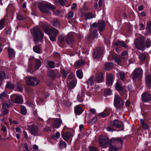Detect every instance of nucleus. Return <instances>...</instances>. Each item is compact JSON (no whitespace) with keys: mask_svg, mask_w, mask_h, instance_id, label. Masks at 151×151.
I'll list each match as a JSON object with an SVG mask.
<instances>
[{"mask_svg":"<svg viewBox=\"0 0 151 151\" xmlns=\"http://www.w3.org/2000/svg\"><path fill=\"white\" fill-rule=\"evenodd\" d=\"M9 58L12 59L15 55V52L13 49L9 47L7 50Z\"/></svg>","mask_w":151,"mask_h":151,"instance_id":"obj_30","label":"nucleus"},{"mask_svg":"<svg viewBox=\"0 0 151 151\" xmlns=\"http://www.w3.org/2000/svg\"><path fill=\"white\" fill-rule=\"evenodd\" d=\"M61 73H62L63 77L64 78V79H65L67 77L68 73L64 69L62 70Z\"/></svg>","mask_w":151,"mask_h":151,"instance_id":"obj_53","label":"nucleus"},{"mask_svg":"<svg viewBox=\"0 0 151 151\" xmlns=\"http://www.w3.org/2000/svg\"><path fill=\"white\" fill-rule=\"evenodd\" d=\"M27 113V109L24 106H22L21 109L20 113L23 115H25Z\"/></svg>","mask_w":151,"mask_h":151,"instance_id":"obj_45","label":"nucleus"},{"mask_svg":"<svg viewBox=\"0 0 151 151\" xmlns=\"http://www.w3.org/2000/svg\"><path fill=\"white\" fill-rule=\"evenodd\" d=\"M93 79H94V75H92L90 77L88 81H85V83L87 85V87L88 88H89V86H91L94 84V81H93Z\"/></svg>","mask_w":151,"mask_h":151,"instance_id":"obj_26","label":"nucleus"},{"mask_svg":"<svg viewBox=\"0 0 151 151\" xmlns=\"http://www.w3.org/2000/svg\"><path fill=\"white\" fill-rule=\"evenodd\" d=\"M119 74L120 79L121 80L124 81L125 77V74L124 73L123 71H120L119 72Z\"/></svg>","mask_w":151,"mask_h":151,"instance_id":"obj_47","label":"nucleus"},{"mask_svg":"<svg viewBox=\"0 0 151 151\" xmlns=\"http://www.w3.org/2000/svg\"><path fill=\"white\" fill-rule=\"evenodd\" d=\"M9 106V105L7 103H4L2 105V108L4 109H6Z\"/></svg>","mask_w":151,"mask_h":151,"instance_id":"obj_62","label":"nucleus"},{"mask_svg":"<svg viewBox=\"0 0 151 151\" xmlns=\"http://www.w3.org/2000/svg\"><path fill=\"white\" fill-rule=\"evenodd\" d=\"M141 99L144 102H148L151 101V94L147 91L142 93L141 95Z\"/></svg>","mask_w":151,"mask_h":151,"instance_id":"obj_15","label":"nucleus"},{"mask_svg":"<svg viewBox=\"0 0 151 151\" xmlns=\"http://www.w3.org/2000/svg\"><path fill=\"white\" fill-rule=\"evenodd\" d=\"M89 151H98V148L94 146L89 147Z\"/></svg>","mask_w":151,"mask_h":151,"instance_id":"obj_55","label":"nucleus"},{"mask_svg":"<svg viewBox=\"0 0 151 151\" xmlns=\"http://www.w3.org/2000/svg\"><path fill=\"white\" fill-rule=\"evenodd\" d=\"M51 24L53 27L56 28H60V22L57 19H54L51 22Z\"/></svg>","mask_w":151,"mask_h":151,"instance_id":"obj_31","label":"nucleus"},{"mask_svg":"<svg viewBox=\"0 0 151 151\" xmlns=\"http://www.w3.org/2000/svg\"><path fill=\"white\" fill-rule=\"evenodd\" d=\"M5 87L6 88L13 89L14 88L15 86L12 83H7L6 86Z\"/></svg>","mask_w":151,"mask_h":151,"instance_id":"obj_49","label":"nucleus"},{"mask_svg":"<svg viewBox=\"0 0 151 151\" xmlns=\"http://www.w3.org/2000/svg\"><path fill=\"white\" fill-rule=\"evenodd\" d=\"M96 27H98V22L97 23L94 22V23L90 25V29H93L92 28H96Z\"/></svg>","mask_w":151,"mask_h":151,"instance_id":"obj_59","label":"nucleus"},{"mask_svg":"<svg viewBox=\"0 0 151 151\" xmlns=\"http://www.w3.org/2000/svg\"><path fill=\"white\" fill-rule=\"evenodd\" d=\"M143 70L141 68H137L133 71L132 75L134 81L139 80L142 76Z\"/></svg>","mask_w":151,"mask_h":151,"instance_id":"obj_8","label":"nucleus"},{"mask_svg":"<svg viewBox=\"0 0 151 151\" xmlns=\"http://www.w3.org/2000/svg\"><path fill=\"white\" fill-rule=\"evenodd\" d=\"M146 58V56L145 53H140L139 56V59L142 61H144Z\"/></svg>","mask_w":151,"mask_h":151,"instance_id":"obj_44","label":"nucleus"},{"mask_svg":"<svg viewBox=\"0 0 151 151\" xmlns=\"http://www.w3.org/2000/svg\"><path fill=\"white\" fill-rule=\"evenodd\" d=\"M66 144L65 142L63 141V140H61L59 143V146L60 149L62 150L63 148L65 147Z\"/></svg>","mask_w":151,"mask_h":151,"instance_id":"obj_41","label":"nucleus"},{"mask_svg":"<svg viewBox=\"0 0 151 151\" xmlns=\"http://www.w3.org/2000/svg\"><path fill=\"white\" fill-rule=\"evenodd\" d=\"M124 104V101L120 96L117 95L114 96V105L116 109V111H121L123 108Z\"/></svg>","mask_w":151,"mask_h":151,"instance_id":"obj_4","label":"nucleus"},{"mask_svg":"<svg viewBox=\"0 0 151 151\" xmlns=\"http://www.w3.org/2000/svg\"><path fill=\"white\" fill-rule=\"evenodd\" d=\"M10 100L13 103L22 104L23 102L22 96L21 95L13 94L10 96Z\"/></svg>","mask_w":151,"mask_h":151,"instance_id":"obj_10","label":"nucleus"},{"mask_svg":"<svg viewBox=\"0 0 151 151\" xmlns=\"http://www.w3.org/2000/svg\"><path fill=\"white\" fill-rule=\"evenodd\" d=\"M114 81V75L111 73L109 74L106 78V83L108 87L112 86Z\"/></svg>","mask_w":151,"mask_h":151,"instance_id":"obj_17","label":"nucleus"},{"mask_svg":"<svg viewBox=\"0 0 151 151\" xmlns=\"http://www.w3.org/2000/svg\"><path fill=\"white\" fill-rule=\"evenodd\" d=\"M145 82L148 87H151V74H148L145 77Z\"/></svg>","mask_w":151,"mask_h":151,"instance_id":"obj_24","label":"nucleus"},{"mask_svg":"<svg viewBox=\"0 0 151 151\" xmlns=\"http://www.w3.org/2000/svg\"><path fill=\"white\" fill-rule=\"evenodd\" d=\"M145 39L143 37L137 38L134 41V45L137 49L143 51L145 49Z\"/></svg>","mask_w":151,"mask_h":151,"instance_id":"obj_5","label":"nucleus"},{"mask_svg":"<svg viewBox=\"0 0 151 151\" xmlns=\"http://www.w3.org/2000/svg\"><path fill=\"white\" fill-rule=\"evenodd\" d=\"M90 34L88 35V38L89 40L98 37V33L97 29L96 28L91 29L89 30Z\"/></svg>","mask_w":151,"mask_h":151,"instance_id":"obj_13","label":"nucleus"},{"mask_svg":"<svg viewBox=\"0 0 151 151\" xmlns=\"http://www.w3.org/2000/svg\"><path fill=\"white\" fill-rule=\"evenodd\" d=\"M1 129L4 133L6 134L7 132V129L5 126L4 125L2 126Z\"/></svg>","mask_w":151,"mask_h":151,"instance_id":"obj_60","label":"nucleus"},{"mask_svg":"<svg viewBox=\"0 0 151 151\" xmlns=\"http://www.w3.org/2000/svg\"><path fill=\"white\" fill-rule=\"evenodd\" d=\"M43 131L44 132H48L51 131V129L48 126L43 128Z\"/></svg>","mask_w":151,"mask_h":151,"instance_id":"obj_61","label":"nucleus"},{"mask_svg":"<svg viewBox=\"0 0 151 151\" xmlns=\"http://www.w3.org/2000/svg\"><path fill=\"white\" fill-rule=\"evenodd\" d=\"M77 81L76 79H73L68 83L67 86L68 88L70 89H72L74 88L77 83Z\"/></svg>","mask_w":151,"mask_h":151,"instance_id":"obj_23","label":"nucleus"},{"mask_svg":"<svg viewBox=\"0 0 151 151\" xmlns=\"http://www.w3.org/2000/svg\"><path fill=\"white\" fill-rule=\"evenodd\" d=\"M39 8L40 10L44 13H47L49 12V11L48 10V9L50 10H54L56 9L54 5L50 3L47 4H40Z\"/></svg>","mask_w":151,"mask_h":151,"instance_id":"obj_7","label":"nucleus"},{"mask_svg":"<svg viewBox=\"0 0 151 151\" xmlns=\"http://www.w3.org/2000/svg\"><path fill=\"white\" fill-rule=\"evenodd\" d=\"M104 77L103 73L100 72L94 76V81L96 82L97 83H101L104 80Z\"/></svg>","mask_w":151,"mask_h":151,"instance_id":"obj_19","label":"nucleus"},{"mask_svg":"<svg viewBox=\"0 0 151 151\" xmlns=\"http://www.w3.org/2000/svg\"><path fill=\"white\" fill-rule=\"evenodd\" d=\"M99 141L101 147L106 148L108 146V141L106 139L99 138Z\"/></svg>","mask_w":151,"mask_h":151,"instance_id":"obj_25","label":"nucleus"},{"mask_svg":"<svg viewBox=\"0 0 151 151\" xmlns=\"http://www.w3.org/2000/svg\"><path fill=\"white\" fill-rule=\"evenodd\" d=\"M66 1L65 0H58V3L59 4L63 6L65 5Z\"/></svg>","mask_w":151,"mask_h":151,"instance_id":"obj_56","label":"nucleus"},{"mask_svg":"<svg viewBox=\"0 0 151 151\" xmlns=\"http://www.w3.org/2000/svg\"><path fill=\"white\" fill-rule=\"evenodd\" d=\"M104 52L103 47H98L93 50V58L94 59L98 60L102 56Z\"/></svg>","mask_w":151,"mask_h":151,"instance_id":"obj_9","label":"nucleus"},{"mask_svg":"<svg viewBox=\"0 0 151 151\" xmlns=\"http://www.w3.org/2000/svg\"><path fill=\"white\" fill-rule=\"evenodd\" d=\"M74 76H75L74 74L73 73L71 72L68 77V80L70 81V79H75L74 78Z\"/></svg>","mask_w":151,"mask_h":151,"instance_id":"obj_57","label":"nucleus"},{"mask_svg":"<svg viewBox=\"0 0 151 151\" xmlns=\"http://www.w3.org/2000/svg\"><path fill=\"white\" fill-rule=\"evenodd\" d=\"M81 104H80L75 106L74 113L76 115H79L83 112L84 109L81 107Z\"/></svg>","mask_w":151,"mask_h":151,"instance_id":"obj_21","label":"nucleus"},{"mask_svg":"<svg viewBox=\"0 0 151 151\" xmlns=\"http://www.w3.org/2000/svg\"><path fill=\"white\" fill-rule=\"evenodd\" d=\"M113 66L112 63L106 62L104 64V69L106 71L111 69Z\"/></svg>","mask_w":151,"mask_h":151,"instance_id":"obj_34","label":"nucleus"},{"mask_svg":"<svg viewBox=\"0 0 151 151\" xmlns=\"http://www.w3.org/2000/svg\"><path fill=\"white\" fill-rule=\"evenodd\" d=\"M146 30L148 33L151 32V21H150L147 22Z\"/></svg>","mask_w":151,"mask_h":151,"instance_id":"obj_39","label":"nucleus"},{"mask_svg":"<svg viewBox=\"0 0 151 151\" xmlns=\"http://www.w3.org/2000/svg\"><path fill=\"white\" fill-rule=\"evenodd\" d=\"M110 109H106L104 110V112L99 113L98 116L99 117L102 118L105 117L110 114Z\"/></svg>","mask_w":151,"mask_h":151,"instance_id":"obj_28","label":"nucleus"},{"mask_svg":"<svg viewBox=\"0 0 151 151\" xmlns=\"http://www.w3.org/2000/svg\"><path fill=\"white\" fill-rule=\"evenodd\" d=\"M47 64L50 68H55V63L53 61L49 60L47 63Z\"/></svg>","mask_w":151,"mask_h":151,"instance_id":"obj_40","label":"nucleus"},{"mask_svg":"<svg viewBox=\"0 0 151 151\" xmlns=\"http://www.w3.org/2000/svg\"><path fill=\"white\" fill-rule=\"evenodd\" d=\"M106 24L103 20H99L98 22V28L101 35H103L102 32L105 29Z\"/></svg>","mask_w":151,"mask_h":151,"instance_id":"obj_14","label":"nucleus"},{"mask_svg":"<svg viewBox=\"0 0 151 151\" xmlns=\"http://www.w3.org/2000/svg\"><path fill=\"white\" fill-rule=\"evenodd\" d=\"M110 124L115 127L117 129L120 128L122 127V129L119 131L124 130V124L122 122L120 121L118 119H115L113 120H111L110 121Z\"/></svg>","mask_w":151,"mask_h":151,"instance_id":"obj_11","label":"nucleus"},{"mask_svg":"<svg viewBox=\"0 0 151 151\" xmlns=\"http://www.w3.org/2000/svg\"><path fill=\"white\" fill-rule=\"evenodd\" d=\"M124 137H112L110 140L109 151H117L122 148Z\"/></svg>","mask_w":151,"mask_h":151,"instance_id":"obj_1","label":"nucleus"},{"mask_svg":"<svg viewBox=\"0 0 151 151\" xmlns=\"http://www.w3.org/2000/svg\"><path fill=\"white\" fill-rule=\"evenodd\" d=\"M111 124H110L108 125L106 127V130L109 132H113L115 131H118V130L115 129L114 127Z\"/></svg>","mask_w":151,"mask_h":151,"instance_id":"obj_37","label":"nucleus"},{"mask_svg":"<svg viewBox=\"0 0 151 151\" xmlns=\"http://www.w3.org/2000/svg\"><path fill=\"white\" fill-rule=\"evenodd\" d=\"M31 62L35 63V68L36 70H38L41 65V61L39 59H36L33 57L30 59Z\"/></svg>","mask_w":151,"mask_h":151,"instance_id":"obj_20","label":"nucleus"},{"mask_svg":"<svg viewBox=\"0 0 151 151\" xmlns=\"http://www.w3.org/2000/svg\"><path fill=\"white\" fill-rule=\"evenodd\" d=\"M42 27L45 33L49 35L50 40L52 42L55 41L57 36L59 33L58 30L53 27L50 28L45 24H43Z\"/></svg>","mask_w":151,"mask_h":151,"instance_id":"obj_2","label":"nucleus"},{"mask_svg":"<svg viewBox=\"0 0 151 151\" xmlns=\"http://www.w3.org/2000/svg\"><path fill=\"white\" fill-rule=\"evenodd\" d=\"M128 90L130 92H132L133 91V88L132 87V86L131 84H129L128 86Z\"/></svg>","mask_w":151,"mask_h":151,"instance_id":"obj_64","label":"nucleus"},{"mask_svg":"<svg viewBox=\"0 0 151 151\" xmlns=\"http://www.w3.org/2000/svg\"><path fill=\"white\" fill-rule=\"evenodd\" d=\"M115 61L118 64H119L121 63V59L119 57L115 56L114 57Z\"/></svg>","mask_w":151,"mask_h":151,"instance_id":"obj_54","label":"nucleus"},{"mask_svg":"<svg viewBox=\"0 0 151 151\" xmlns=\"http://www.w3.org/2000/svg\"><path fill=\"white\" fill-rule=\"evenodd\" d=\"M47 75L48 76L50 77L52 80H55L57 77V74L54 73L53 70H50L48 72Z\"/></svg>","mask_w":151,"mask_h":151,"instance_id":"obj_27","label":"nucleus"},{"mask_svg":"<svg viewBox=\"0 0 151 151\" xmlns=\"http://www.w3.org/2000/svg\"><path fill=\"white\" fill-rule=\"evenodd\" d=\"M33 50L35 52L37 53H41L40 47L38 45H36L33 46Z\"/></svg>","mask_w":151,"mask_h":151,"instance_id":"obj_38","label":"nucleus"},{"mask_svg":"<svg viewBox=\"0 0 151 151\" xmlns=\"http://www.w3.org/2000/svg\"><path fill=\"white\" fill-rule=\"evenodd\" d=\"M96 16H95L91 12H88L86 13L84 16V19L85 20L92 19L95 18Z\"/></svg>","mask_w":151,"mask_h":151,"instance_id":"obj_29","label":"nucleus"},{"mask_svg":"<svg viewBox=\"0 0 151 151\" xmlns=\"http://www.w3.org/2000/svg\"><path fill=\"white\" fill-rule=\"evenodd\" d=\"M5 19L4 18L0 20V30L2 29L5 27Z\"/></svg>","mask_w":151,"mask_h":151,"instance_id":"obj_42","label":"nucleus"},{"mask_svg":"<svg viewBox=\"0 0 151 151\" xmlns=\"http://www.w3.org/2000/svg\"><path fill=\"white\" fill-rule=\"evenodd\" d=\"M84 62L82 60H79L75 63V65L76 66H81L84 64Z\"/></svg>","mask_w":151,"mask_h":151,"instance_id":"obj_43","label":"nucleus"},{"mask_svg":"<svg viewBox=\"0 0 151 151\" xmlns=\"http://www.w3.org/2000/svg\"><path fill=\"white\" fill-rule=\"evenodd\" d=\"M84 97L82 96H81L80 94H78L77 96V99L78 101L80 102L83 101Z\"/></svg>","mask_w":151,"mask_h":151,"instance_id":"obj_50","label":"nucleus"},{"mask_svg":"<svg viewBox=\"0 0 151 151\" xmlns=\"http://www.w3.org/2000/svg\"><path fill=\"white\" fill-rule=\"evenodd\" d=\"M61 134L63 139L67 142H68V144H70L72 139L71 133L68 132H62Z\"/></svg>","mask_w":151,"mask_h":151,"instance_id":"obj_12","label":"nucleus"},{"mask_svg":"<svg viewBox=\"0 0 151 151\" xmlns=\"http://www.w3.org/2000/svg\"><path fill=\"white\" fill-rule=\"evenodd\" d=\"M40 80L35 77H30L28 80L27 84L32 86H35L37 85L40 83Z\"/></svg>","mask_w":151,"mask_h":151,"instance_id":"obj_16","label":"nucleus"},{"mask_svg":"<svg viewBox=\"0 0 151 151\" xmlns=\"http://www.w3.org/2000/svg\"><path fill=\"white\" fill-rule=\"evenodd\" d=\"M115 88L123 98L125 99L127 98V94L126 89L118 81L116 82V83Z\"/></svg>","mask_w":151,"mask_h":151,"instance_id":"obj_6","label":"nucleus"},{"mask_svg":"<svg viewBox=\"0 0 151 151\" xmlns=\"http://www.w3.org/2000/svg\"><path fill=\"white\" fill-rule=\"evenodd\" d=\"M114 45L117 46H121L125 48H126L127 47L126 45L124 43V41H120L119 40H117L116 42H114Z\"/></svg>","mask_w":151,"mask_h":151,"instance_id":"obj_32","label":"nucleus"},{"mask_svg":"<svg viewBox=\"0 0 151 151\" xmlns=\"http://www.w3.org/2000/svg\"><path fill=\"white\" fill-rule=\"evenodd\" d=\"M104 93L106 95H109L111 93V91L110 89H106L104 91Z\"/></svg>","mask_w":151,"mask_h":151,"instance_id":"obj_58","label":"nucleus"},{"mask_svg":"<svg viewBox=\"0 0 151 151\" xmlns=\"http://www.w3.org/2000/svg\"><path fill=\"white\" fill-rule=\"evenodd\" d=\"M66 41L68 45L72 44L74 42L73 36L72 35H69L66 39Z\"/></svg>","mask_w":151,"mask_h":151,"instance_id":"obj_33","label":"nucleus"},{"mask_svg":"<svg viewBox=\"0 0 151 151\" xmlns=\"http://www.w3.org/2000/svg\"><path fill=\"white\" fill-rule=\"evenodd\" d=\"M5 78V73L3 71H1L0 72V79H3Z\"/></svg>","mask_w":151,"mask_h":151,"instance_id":"obj_51","label":"nucleus"},{"mask_svg":"<svg viewBox=\"0 0 151 151\" xmlns=\"http://www.w3.org/2000/svg\"><path fill=\"white\" fill-rule=\"evenodd\" d=\"M31 134L34 136H36L38 133V127L35 124L30 125L29 127Z\"/></svg>","mask_w":151,"mask_h":151,"instance_id":"obj_18","label":"nucleus"},{"mask_svg":"<svg viewBox=\"0 0 151 151\" xmlns=\"http://www.w3.org/2000/svg\"><path fill=\"white\" fill-rule=\"evenodd\" d=\"M76 76L77 77L80 79H81L83 78V73L82 70L80 69L76 71Z\"/></svg>","mask_w":151,"mask_h":151,"instance_id":"obj_35","label":"nucleus"},{"mask_svg":"<svg viewBox=\"0 0 151 151\" xmlns=\"http://www.w3.org/2000/svg\"><path fill=\"white\" fill-rule=\"evenodd\" d=\"M62 123V121L60 119L56 118L53 123L52 125L53 127L58 129L60 127Z\"/></svg>","mask_w":151,"mask_h":151,"instance_id":"obj_22","label":"nucleus"},{"mask_svg":"<svg viewBox=\"0 0 151 151\" xmlns=\"http://www.w3.org/2000/svg\"><path fill=\"white\" fill-rule=\"evenodd\" d=\"M128 17L131 21H134L136 17V15L132 11L130 12L128 14Z\"/></svg>","mask_w":151,"mask_h":151,"instance_id":"obj_36","label":"nucleus"},{"mask_svg":"<svg viewBox=\"0 0 151 151\" xmlns=\"http://www.w3.org/2000/svg\"><path fill=\"white\" fill-rule=\"evenodd\" d=\"M151 40L148 38L147 39L145 42V47L149 48L151 46Z\"/></svg>","mask_w":151,"mask_h":151,"instance_id":"obj_48","label":"nucleus"},{"mask_svg":"<svg viewBox=\"0 0 151 151\" xmlns=\"http://www.w3.org/2000/svg\"><path fill=\"white\" fill-rule=\"evenodd\" d=\"M32 34L35 44L42 41L44 37V33L38 27H34Z\"/></svg>","mask_w":151,"mask_h":151,"instance_id":"obj_3","label":"nucleus"},{"mask_svg":"<svg viewBox=\"0 0 151 151\" xmlns=\"http://www.w3.org/2000/svg\"><path fill=\"white\" fill-rule=\"evenodd\" d=\"M7 96H8L7 94L5 91H4L0 94V99H3L4 97H6Z\"/></svg>","mask_w":151,"mask_h":151,"instance_id":"obj_52","label":"nucleus"},{"mask_svg":"<svg viewBox=\"0 0 151 151\" xmlns=\"http://www.w3.org/2000/svg\"><path fill=\"white\" fill-rule=\"evenodd\" d=\"M97 118L96 117H93L91 120V124H93L97 121Z\"/></svg>","mask_w":151,"mask_h":151,"instance_id":"obj_63","label":"nucleus"},{"mask_svg":"<svg viewBox=\"0 0 151 151\" xmlns=\"http://www.w3.org/2000/svg\"><path fill=\"white\" fill-rule=\"evenodd\" d=\"M16 90L20 92H22L23 90V88L21 84L19 83L17 84V87L16 88Z\"/></svg>","mask_w":151,"mask_h":151,"instance_id":"obj_46","label":"nucleus"}]
</instances>
